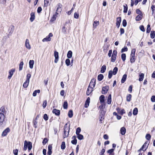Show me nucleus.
<instances>
[{
    "mask_svg": "<svg viewBox=\"0 0 155 155\" xmlns=\"http://www.w3.org/2000/svg\"><path fill=\"white\" fill-rule=\"evenodd\" d=\"M150 38L153 39L155 37V31H152L150 34Z\"/></svg>",
    "mask_w": 155,
    "mask_h": 155,
    "instance_id": "30",
    "label": "nucleus"
},
{
    "mask_svg": "<svg viewBox=\"0 0 155 155\" xmlns=\"http://www.w3.org/2000/svg\"><path fill=\"white\" fill-rule=\"evenodd\" d=\"M117 113L120 115H122L124 114L125 113V111L124 109H120L119 107H117Z\"/></svg>",
    "mask_w": 155,
    "mask_h": 155,
    "instance_id": "4",
    "label": "nucleus"
},
{
    "mask_svg": "<svg viewBox=\"0 0 155 155\" xmlns=\"http://www.w3.org/2000/svg\"><path fill=\"white\" fill-rule=\"evenodd\" d=\"M73 112L72 110H70L68 112V116L70 118H71L73 117Z\"/></svg>",
    "mask_w": 155,
    "mask_h": 155,
    "instance_id": "44",
    "label": "nucleus"
},
{
    "mask_svg": "<svg viewBox=\"0 0 155 155\" xmlns=\"http://www.w3.org/2000/svg\"><path fill=\"white\" fill-rule=\"evenodd\" d=\"M10 130L9 128H7L3 132L2 134V136H6L7 135L8 133L9 132Z\"/></svg>",
    "mask_w": 155,
    "mask_h": 155,
    "instance_id": "9",
    "label": "nucleus"
},
{
    "mask_svg": "<svg viewBox=\"0 0 155 155\" xmlns=\"http://www.w3.org/2000/svg\"><path fill=\"white\" fill-rule=\"evenodd\" d=\"M81 130L80 127H78L76 130V134H80L81 131Z\"/></svg>",
    "mask_w": 155,
    "mask_h": 155,
    "instance_id": "53",
    "label": "nucleus"
},
{
    "mask_svg": "<svg viewBox=\"0 0 155 155\" xmlns=\"http://www.w3.org/2000/svg\"><path fill=\"white\" fill-rule=\"evenodd\" d=\"M104 77V75L102 74H99L97 76V79L98 81H102Z\"/></svg>",
    "mask_w": 155,
    "mask_h": 155,
    "instance_id": "29",
    "label": "nucleus"
},
{
    "mask_svg": "<svg viewBox=\"0 0 155 155\" xmlns=\"http://www.w3.org/2000/svg\"><path fill=\"white\" fill-rule=\"evenodd\" d=\"M18 149H15L14 150H13V153L15 155H18Z\"/></svg>",
    "mask_w": 155,
    "mask_h": 155,
    "instance_id": "59",
    "label": "nucleus"
},
{
    "mask_svg": "<svg viewBox=\"0 0 155 155\" xmlns=\"http://www.w3.org/2000/svg\"><path fill=\"white\" fill-rule=\"evenodd\" d=\"M27 146L28 147V150L29 151L32 149V143L30 141L26 143Z\"/></svg>",
    "mask_w": 155,
    "mask_h": 155,
    "instance_id": "12",
    "label": "nucleus"
},
{
    "mask_svg": "<svg viewBox=\"0 0 155 155\" xmlns=\"http://www.w3.org/2000/svg\"><path fill=\"white\" fill-rule=\"evenodd\" d=\"M105 151V150L104 149H103L101 150V152L100 153V155H104V153Z\"/></svg>",
    "mask_w": 155,
    "mask_h": 155,
    "instance_id": "64",
    "label": "nucleus"
},
{
    "mask_svg": "<svg viewBox=\"0 0 155 155\" xmlns=\"http://www.w3.org/2000/svg\"><path fill=\"white\" fill-rule=\"evenodd\" d=\"M40 92V90H37L35 91L33 93V96L34 97H35L36 96L37 93H39Z\"/></svg>",
    "mask_w": 155,
    "mask_h": 155,
    "instance_id": "42",
    "label": "nucleus"
},
{
    "mask_svg": "<svg viewBox=\"0 0 155 155\" xmlns=\"http://www.w3.org/2000/svg\"><path fill=\"white\" fill-rule=\"evenodd\" d=\"M29 81L26 80L25 81L24 83L23 84V87L25 88H26L29 84Z\"/></svg>",
    "mask_w": 155,
    "mask_h": 155,
    "instance_id": "33",
    "label": "nucleus"
},
{
    "mask_svg": "<svg viewBox=\"0 0 155 155\" xmlns=\"http://www.w3.org/2000/svg\"><path fill=\"white\" fill-rule=\"evenodd\" d=\"M136 13L137 14H138V15H140L141 16L143 15L142 12L139 9H137L136 10Z\"/></svg>",
    "mask_w": 155,
    "mask_h": 155,
    "instance_id": "40",
    "label": "nucleus"
},
{
    "mask_svg": "<svg viewBox=\"0 0 155 155\" xmlns=\"http://www.w3.org/2000/svg\"><path fill=\"white\" fill-rule=\"evenodd\" d=\"M96 80L95 78H92L90 83L89 87H94L95 85Z\"/></svg>",
    "mask_w": 155,
    "mask_h": 155,
    "instance_id": "5",
    "label": "nucleus"
},
{
    "mask_svg": "<svg viewBox=\"0 0 155 155\" xmlns=\"http://www.w3.org/2000/svg\"><path fill=\"white\" fill-rule=\"evenodd\" d=\"M108 91V87H104L102 88V94L106 93Z\"/></svg>",
    "mask_w": 155,
    "mask_h": 155,
    "instance_id": "16",
    "label": "nucleus"
},
{
    "mask_svg": "<svg viewBox=\"0 0 155 155\" xmlns=\"http://www.w3.org/2000/svg\"><path fill=\"white\" fill-rule=\"evenodd\" d=\"M99 22L97 21H94L93 24V27L94 28H96V26L99 25Z\"/></svg>",
    "mask_w": 155,
    "mask_h": 155,
    "instance_id": "41",
    "label": "nucleus"
},
{
    "mask_svg": "<svg viewBox=\"0 0 155 155\" xmlns=\"http://www.w3.org/2000/svg\"><path fill=\"white\" fill-rule=\"evenodd\" d=\"M124 7V11L123 12L124 13H127L128 10V6L127 4H125L123 5Z\"/></svg>",
    "mask_w": 155,
    "mask_h": 155,
    "instance_id": "27",
    "label": "nucleus"
},
{
    "mask_svg": "<svg viewBox=\"0 0 155 155\" xmlns=\"http://www.w3.org/2000/svg\"><path fill=\"white\" fill-rule=\"evenodd\" d=\"M127 75L126 74H124L121 79V82L122 83H124L126 81Z\"/></svg>",
    "mask_w": 155,
    "mask_h": 155,
    "instance_id": "17",
    "label": "nucleus"
},
{
    "mask_svg": "<svg viewBox=\"0 0 155 155\" xmlns=\"http://www.w3.org/2000/svg\"><path fill=\"white\" fill-rule=\"evenodd\" d=\"M116 51L114 50L113 52L111 58V61L114 62L115 61L116 57Z\"/></svg>",
    "mask_w": 155,
    "mask_h": 155,
    "instance_id": "6",
    "label": "nucleus"
},
{
    "mask_svg": "<svg viewBox=\"0 0 155 155\" xmlns=\"http://www.w3.org/2000/svg\"><path fill=\"white\" fill-rule=\"evenodd\" d=\"M27 143V140H25L24 141V144L23 149L25 151L27 150L28 147L27 146V144H26Z\"/></svg>",
    "mask_w": 155,
    "mask_h": 155,
    "instance_id": "51",
    "label": "nucleus"
},
{
    "mask_svg": "<svg viewBox=\"0 0 155 155\" xmlns=\"http://www.w3.org/2000/svg\"><path fill=\"white\" fill-rule=\"evenodd\" d=\"M72 52L71 51H69L68 53L67 54V57L68 58H71L72 56Z\"/></svg>",
    "mask_w": 155,
    "mask_h": 155,
    "instance_id": "34",
    "label": "nucleus"
},
{
    "mask_svg": "<svg viewBox=\"0 0 155 155\" xmlns=\"http://www.w3.org/2000/svg\"><path fill=\"white\" fill-rule=\"evenodd\" d=\"M128 50V48L126 46H124L121 50V53H123L124 52L127 51Z\"/></svg>",
    "mask_w": 155,
    "mask_h": 155,
    "instance_id": "47",
    "label": "nucleus"
},
{
    "mask_svg": "<svg viewBox=\"0 0 155 155\" xmlns=\"http://www.w3.org/2000/svg\"><path fill=\"white\" fill-rule=\"evenodd\" d=\"M68 124H66L64 127V130H68V131H69L70 129V125H69V127H67Z\"/></svg>",
    "mask_w": 155,
    "mask_h": 155,
    "instance_id": "37",
    "label": "nucleus"
},
{
    "mask_svg": "<svg viewBox=\"0 0 155 155\" xmlns=\"http://www.w3.org/2000/svg\"><path fill=\"white\" fill-rule=\"evenodd\" d=\"M146 139L148 140H150L151 138V136L149 134H146V137H145Z\"/></svg>",
    "mask_w": 155,
    "mask_h": 155,
    "instance_id": "46",
    "label": "nucleus"
},
{
    "mask_svg": "<svg viewBox=\"0 0 155 155\" xmlns=\"http://www.w3.org/2000/svg\"><path fill=\"white\" fill-rule=\"evenodd\" d=\"M151 29L150 28V24H148L147 25V28L146 30V32L147 33H149L151 31Z\"/></svg>",
    "mask_w": 155,
    "mask_h": 155,
    "instance_id": "35",
    "label": "nucleus"
},
{
    "mask_svg": "<svg viewBox=\"0 0 155 155\" xmlns=\"http://www.w3.org/2000/svg\"><path fill=\"white\" fill-rule=\"evenodd\" d=\"M126 54L125 53H122L121 54V58L123 61H124L126 59Z\"/></svg>",
    "mask_w": 155,
    "mask_h": 155,
    "instance_id": "32",
    "label": "nucleus"
},
{
    "mask_svg": "<svg viewBox=\"0 0 155 155\" xmlns=\"http://www.w3.org/2000/svg\"><path fill=\"white\" fill-rule=\"evenodd\" d=\"M34 63V61L33 60H31L29 61V67L30 68L32 69L33 67V65Z\"/></svg>",
    "mask_w": 155,
    "mask_h": 155,
    "instance_id": "20",
    "label": "nucleus"
},
{
    "mask_svg": "<svg viewBox=\"0 0 155 155\" xmlns=\"http://www.w3.org/2000/svg\"><path fill=\"white\" fill-rule=\"evenodd\" d=\"M99 99L101 103H103L104 101V95H101L99 97Z\"/></svg>",
    "mask_w": 155,
    "mask_h": 155,
    "instance_id": "31",
    "label": "nucleus"
},
{
    "mask_svg": "<svg viewBox=\"0 0 155 155\" xmlns=\"http://www.w3.org/2000/svg\"><path fill=\"white\" fill-rule=\"evenodd\" d=\"M100 107L101 108V113L102 115H104L105 114V112L103 110V104H101V105L100 106Z\"/></svg>",
    "mask_w": 155,
    "mask_h": 155,
    "instance_id": "25",
    "label": "nucleus"
},
{
    "mask_svg": "<svg viewBox=\"0 0 155 155\" xmlns=\"http://www.w3.org/2000/svg\"><path fill=\"white\" fill-rule=\"evenodd\" d=\"M116 74V67H114L113 69V71H110L108 73V77L109 79L111 78L112 75H115Z\"/></svg>",
    "mask_w": 155,
    "mask_h": 155,
    "instance_id": "2",
    "label": "nucleus"
},
{
    "mask_svg": "<svg viewBox=\"0 0 155 155\" xmlns=\"http://www.w3.org/2000/svg\"><path fill=\"white\" fill-rule=\"evenodd\" d=\"M14 26L12 25H11V26L10 27V28H9V30L10 31L9 32V34H12L14 31Z\"/></svg>",
    "mask_w": 155,
    "mask_h": 155,
    "instance_id": "24",
    "label": "nucleus"
},
{
    "mask_svg": "<svg viewBox=\"0 0 155 155\" xmlns=\"http://www.w3.org/2000/svg\"><path fill=\"white\" fill-rule=\"evenodd\" d=\"M143 15H137L135 18V20L137 21H139L141 20L143 18Z\"/></svg>",
    "mask_w": 155,
    "mask_h": 155,
    "instance_id": "23",
    "label": "nucleus"
},
{
    "mask_svg": "<svg viewBox=\"0 0 155 155\" xmlns=\"http://www.w3.org/2000/svg\"><path fill=\"white\" fill-rule=\"evenodd\" d=\"M47 104V101L46 100L44 101L43 102V104L42 105L43 107L44 108H45Z\"/></svg>",
    "mask_w": 155,
    "mask_h": 155,
    "instance_id": "58",
    "label": "nucleus"
},
{
    "mask_svg": "<svg viewBox=\"0 0 155 155\" xmlns=\"http://www.w3.org/2000/svg\"><path fill=\"white\" fill-rule=\"evenodd\" d=\"M15 71V69L14 68H12V69L10 70L9 71V75L8 77V79H10L13 75Z\"/></svg>",
    "mask_w": 155,
    "mask_h": 155,
    "instance_id": "7",
    "label": "nucleus"
},
{
    "mask_svg": "<svg viewBox=\"0 0 155 155\" xmlns=\"http://www.w3.org/2000/svg\"><path fill=\"white\" fill-rule=\"evenodd\" d=\"M67 130H64V135H63V138H65L66 137H68L69 135V132L68 130V133H67Z\"/></svg>",
    "mask_w": 155,
    "mask_h": 155,
    "instance_id": "43",
    "label": "nucleus"
},
{
    "mask_svg": "<svg viewBox=\"0 0 155 155\" xmlns=\"http://www.w3.org/2000/svg\"><path fill=\"white\" fill-rule=\"evenodd\" d=\"M138 112V108L137 107H135V108H134L133 112V114L134 116L136 115L137 114Z\"/></svg>",
    "mask_w": 155,
    "mask_h": 155,
    "instance_id": "26",
    "label": "nucleus"
},
{
    "mask_svg": "<svg viewBox=\"0 0 155 155\" xmlns=\"http://www.w3.org/2000/svg\"><path fill=\"white\" fill-rule=\"evenodd\" d=\"M25 46L28 49H31V46L29 44V41L28 39H27L26 40L25 42Z\"/></svg>",
    "mask_w": 155,
    "mask_h": 155,
    "instance_id": "11",
    "label": "nucleus"
},
{
    "mask_svg": "<svg viewBox=\"0 0 155 155\" xmlns=\"http://www.w3.org/2000/svg\"><path fill=\"white\" fill-rule=\"evenodd\" d=\"M23 64L24 63L23 61H21L19 65V70L20 71L22 70Z\"/></svg>",
    "mask_w": 155,
    "mask_h": 155,
    "instance_id": "49",
    "label": "nucleus"
},
{
    "mask_svg": "<svg viewBox=\"0 0 155 155\" xmlns=\"http://www.w3.org/2000/svg\"><path fill=\"white\" fill-rule=\"evenodd\" d=\"M70 61L68 59H67L65 60V63L67 66H69L70 64Z\"/></svg>",
    "mask_w": 155,
    "mask_h": 155,
    "instance_id": "55",
    "label": "nucleus"
},
{
    "mask_svg": "<svg viewBox=\"0 0 155 155\" xmlns=\"http://www.w3.org/2000/svg\"><path fill=\"white\" fill-rule=\"evenodd\" d=\"M54 56L55 58L54 62L55 63H57L58 60V52L55 51L54 52Z\"/></svg>",
    "mask_w": 155,
    "mask_h": 155,
    "instance_id": "8",
    "label": "nucleus"
},
{
    "mask_svg": "<svg viewBox=\"0 0 155 155\" xmlns=\"http://www.w3.org/2000/svg\"><path fill=\"white\" fill-rule=\"evenodd\" d=\"M106 70V66L105 65H103L101 68V73H104Z\"/></svg>",
    "mask_w": 155,
    "mask_h": 155,
    "instance_id": "36",
    "label": "nucleus"
},
{
    "mask_svg": "<svg viewBox=\"0 0 155 155\" xmlns=\"http://www.w3.org/2000/svg\"><path fill=\"white\" fill-rule=\"evenodd\" d=\"M77 137L78 138V139L79 140H82L83 139H84V137L83 135H82L81 134H77Z\"/></svg>",
    "mask_w": 155,
    "mask_h": 155,
    "instance_id": "39",
    "label": "nucleus"
},
{
    "mask_svg": "<svg viewBox=\"0 0 155 155\" xmlns=\"http://www.w3.org/2000/svg\"><path fill=\"white\" fill-rule=\"evenodd\" d=\"M61 148L62 150H64L65 148V144L64 142H62L61 145Z\"/></svg>",
    "mask_w": 155,
    "mask_h": 155,
    "instance_id": "48",
    "label": "nucleus"
},
{
    "mask_svg": "<svg viewBox=\"0 0 155 155\" xmlns=\"http://www.w3.org/2000/svg\"><path fill=\"white\" fill-rule=\"evenodd\" d=\"M6 111L5 110V107L2 106L0 109V126L1 125L4 120L5 115Z\"/></svg>",
    "mask_w": 155,
    "mask_h": 155,
    "instance_id": "1",
    "label": "nucleus"
},
{
    "mask_svg": "<svg viewBox=\"0 0 155 155\" xmlns=\"http://www.w3.org/2000/svg\"><path fill=\"white\" fill-rule=\"evenodd\" d=\"M90 102V98L89 97H88L86 101L85 104V107H87L89 105V104Z\"/></svg>",
    "mask_w": 155,
    "mask_h": 155,
    "instance_id": "28",
    "label": "nucleus"
},
{
    "mask_svg": "<svg viewBox=\"0 0 155 155\" xmlns=\"http://www.w3.org/2000/svg\"><path fill=\"white\" fill-rule=\"evenodd\" d=\"M53 113L56 116H59L60 114V111L56 109H54L52 110Z\"/></svg>",
    "mask_w": 155,
    "mask_h": 155,
    "instance_id": "14",
    "label": "nucleus"
},
{
    "mask_svg": "<svg viewBox=\"0 0 155 155\" xmlns=\"http://www.w3.org/2000/svg\"><path fill=\"white\" fill-rule=\"evenodd\" d=\"M49 0H44V6L45 7H47L48 4L49 3Z\"/></svg>",
    "mask_w": 155,
    "mask_h": 155,
    "instance_id": "54",
    "label": "nucleus"
},
{
    "mask_svg": "<svg viewBox=\"0 0 155 155\" xmlns=\"http://www.w3.org/2000/svg\"><path fill=\"white\" fill-rule=\"evenodd\" d=\"M114 149H110L107 151V153H109L110 154H111L114 152Z\"/></svg>",
    "mask_w": 155,
    "mask_h": 155,
    "instance_id": "56",
    "label": "nucleus"
},
{
    "mask_svg": "<svg viewBox=\"0 0 155 155\" xmlns=\"http://www.w3.org/2000/svg\"><path fill=\"white\" fill-rule=\"evenodd\" d=\"M33 126L35 128L37 127V122L36 120H34L33 121Z\"/></svg>",
    "mask_w": 155,
    "mask_h": 155,
    "instance_id": "62",
    "label": "nucleus"
},
{
    "mask_svg": "<svg viewBox=\"0 0 155 155\" xmlns=\"http://www.w3.org/2000/svg\"><path fill=\"white\" fill-rule=\"evenodd\" d=\"M139 28L140 30L143 32H144L145 31L144 26L142 25L140 26Z\"/></svg>",
    "mask_w": 155,
    "mask_h": 155,
    "instance_id": "52",
    "label": "nucleus"
},
{
    "mask_svg": "<svg viewBox=\"0 0 155 155\" xmlns=\"http://www.w3.org/2000/svg\"><path fill=\"white\" fill-rule=\"evenodd\" d=\"M151 101L152 102H155V95H153L151 97Z\"/></svg>",
    "mask_w": 155,
    "mask_h": 155,
    "instance_id": "60",
    "label": "nucleus"
},
{
    "mask_svg": "<svg viewBox=\"0 0 155 155\" xmlns=\"http://www.w3.org/2000/svg\"><path fill=\"white\" fill-rule=\"evenodd\" d=\"M43 118L45 120H47L48 119V117L47 114H45L44 115Z\"/></svg>",
    "mask_w": 155,
    "mask_h": 155,
    "instance_id": "57",
    "label": "nucleus"
},
{
    "mask_svg": "<svg viewBox=\"0 0 155 155\" xmlns=\"http://www.w3.org/2000/svg\"><path fill=\"white\" fill-rule=\"evenodd\" d=\"M93 91V88L88 86L87 91V95H89Z\"/></svg>",
    "mask_w": 155,
    "mask_h": 155,
    "instance_id": "13",
    "label": "nucleus"
},
{
    "mask_svg": "<svg viewBox=\"0 0 155 155\" xmlns=\"http://www.w3.org/2000/svg\"><path fill=\"white\" fill-rule=\"evenodd\" d=\"M139 81H142L144 78V74L142 73H141L139 75Z\"/></svg>",
    "mask_w": 155,
    "mask_h": 155,
    "instance_id": "22",
    "label": "nucleus"
},
{
    "mask_svg": "<svg viewBox=\"0 0 155 155\" xmlns=\"http://www.w3.org/2000/svg\"><path fill=\"white\" fill-rule=\"evenodd\" d=\"M68 124H66L64 127V130H68V131H69L70 129V125H69V127H67Z\"/></svg>",
    "mask_w": 155,
    "mask_h": 155,
    "instance_id": "38",
    "label": "nucleus"
},
{
    "mask_svg": "<svg viewBox=\"0 0 155 155\" xmlns=\"http://www.w3.org/2000/svg\"><path fill=\"white\" fill-rule=\"evenodd\" d=\"M31 17L30 20L31 22H32L35 18V13L34 12H31L30 14Z\"/></svg>",
    "mask_w": 155,
    "mask_h": 155,
    "instance_id": "19",
    "label": "nucleus"
},
{
    "mask_svg": "<svg viewBox=\"0 0 155 155\" xmlns=\"http://www.w3.org/2000/svg\"><path fill=\"white\" fill-rule=\"evenodd\" d=\"M126 132V129L124 127L121 128L120 133L122 135H125Z\"/></svg>",
    "mask_w": 155,
    "mask_h": 155,
    "instance_id": "10",
    "label": "nucleus"
},
{
    "mask_svg": "<svg viewBox=\"0 0 155 155\" xmlns=\"http://www.w3.org/2000/svg\"><path fill=\"white\" fill-rule=\"evenodd\" d=\"M31 77V74H28L26 77V80L29 81V79Z\"/></svg>",
    "mask_w": 155,
    "mask_h": 155,
    "instance_id": "61",
    "label": "nucleus"
},
{
    "mask_svg": "<svg viewBox=\"0 0 155 155\" xmlns=\"http://www.w3.org/2000/svg\"><path fill=\"white\" fill-rule=\"evenodd\" d=\"M62 6V5L60 4H58V7L57 8V9L56 10V13L57 14H58V13H57V12H60L61 11V7Z\"/></svg>",
    "mask_w": 155,
    "mask_h": 155,
    "instance_id": "21",
    "label": "nucleus"
},
{
    "mask_svg": "<svg viewBox=\"0 0 155 155\" xmlns=\"http://www.w3.org/2000/svg\"><path fill=\"white\" fill-rule=\"evenodd\" d=\"M136 51V50L135 48H134L132 50L130 54V57L134 58L135 57V55Z\"/></svg>",
    "mask_w": 155,
    "mask_h": 155,
    "instance_id": "18",
    "label": "nucleus"
},
{
    "mask_svg": "<svg viewBox=\"0 0 155 155\" xmlns=\"http://www.w3.org/2000/svg\"><path fill=\"white\" fill-rule=\"evenodd\" d=\"M53 34L50 33L46 38H44L42 40L43 42L50 41L51 40V37H52Z\"/></svg>",
    "mask_w": 155,
    "mask_h": 155,
    "instance_id": "3",
    "label": "nucleus"
},
{
    "mask_svg": "<svg viewBox=\"0 0 155 155\" xmlns=\"http://www.w3.org/2000/svg\"><path fill=\"white\" fill-rule=\"evenodd\" d=\"M68 104L67 101H65L63 104V108L64 109H67L68 108Z\"/></svg>",
    "mask_w": 155,
    "mask_h": 155,
    "instance_id": "45",
    "label": "nucleus"
},
{
    "mask_svg": "<svg viewBox=\"0 0 155 155\" xmlns=\"http://www.w3.org/2000/svg\"><path fill=\"white\" fill-rule=\"evenodd\" d=\"M52 149V146L51 145H49L48 146V150L47 152V154L48 155H51L52 152L51 150Z\"/></svg>",
    "mask_w": 155,
    "mask_h": 155,
    "instance_id": "15",
    "label": "nucleus"
},
{
    "mask_svg": "<svg viewBox=\"0 0 155 155\" xmlns=\"http://www.w3.org/2000/svg\"><path fill=\"white\" fill-rule=\"evenodd\" d=\"M135 57H130V62L131 63H133L135 61Z\"/></svg>",
    "mask_w": 155,
    "mask_h": 155,
    "instance_id": "63",
    "label": "nucleus"
},
{
    "mask_svg": "<svg viewBox=\"0 0 155 155\" xmlns=\"http://www.w3.org/2000/svg\"><path fill=\"white\" fill-rule=\"evenodd\" d=\"M122 25L124 27H125L127 25V22L126 19H124L123 20Z\"/></svg>",
    "mask_w": 155,
    "mask_h": 155,
    "instance_id": "50",
    "label": "nucleus"
}]
</instances>
